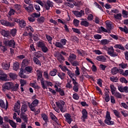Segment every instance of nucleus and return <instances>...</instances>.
<instances>
[{
  "mask_svg": "<svg viewBox=\"0 0 128 128\" xmlns=\"http://www.w3.org/2000/svg\"><path fill=\"white\" fill-rule=\"evenodd\" d=\"M46 38L49 44H52V37L48 35L47 34L46 35Z\"/></svg>",
  "mask_w": 128,
  "mask_h": 128,
  "instance_id": "47",
  "label": "nucleus"
},
{
  "mask_svg": "<svg viewBox=\"0 0 128 128\" xmlns=\"http://www.w3.org/2000/svg\"><path fill=\"white\" fill-rule=\"evenodd\" d=\"M78 88H80V84L74 85L73 86V90L76 92H78Z\"/></svg>",
  "mask_w": 128,
  "mask_h": 128,
  "instance_id": "50",
  "label": "nucleus"
},
{
  "mask_svg": "<svg viewBox=\"0 0 128 128\" xmlns=\"http://www.w3.org/2000/svg\"><path fill=\"white\" fill-rule=\"evenodd\" d=\"M0 108H4V110H8V100H6V103H4V100L0 99Z\"/></svg>",
  "mask_w": 128,
  "mask_h": 128,
  "instance_id": "12",
  "label": "nucleus"
},
{
  "mask_svg": "<svg viewBox=\"0 0 128 128\" xmlns=\"http://www.w3.org/2000/svg\"><path fill=\"white\" fill-rule=\"evenodd\" d=\"M9 76L10 78H12L13 80H14L18 78V76H16V74L11 72L9 74Z\"/></svg>",
  "mask_w": 128,
  "mask_h": 128,
  "instance_id": "35",
  "label": "nucleus"
},
{
  "mask_svg": "<svg viewBox=\"0 0 128 128\" xmlns=\"http://www.w3.org/2000/svg\"><path fill=\"white\" fill-rule=\"evenodd\" d=\"M56 72H58V70L54 68L53 70L50 72V74L51 76H56Z\"/></svg>",
  "mask_w": 128,
  "mask_h": 128,
  "instance_id": "40",
  "label": "nucleus"
},
{
  "mask_svg": "<svg viewBox=\"0 0 128 128\" xmlns=\"http://www.w3.org/2000/svg\"><path fill=\"white\" fill-rule=\"evenodd\" d=\"M20 85L18 84H16L14 86V84L12 83L10 90L11 92H18V86Z\"/></svg>",
  "mask_w": 128,
  "mask_h": 128,
  "instance_id": "17",
  "label": "nucleus"
},
{
  "mask_svg": "<svg viewBox=\"0 0 128 128\" xmlns=\"http://www.w3.org/2000/svg\"><path fill=\"white\" fill-rule=\"evenodd\" d=\"M26 12H34V4H30L26 8Z\"/></svg>",
  "mask_w": 128,
  "mask_h": 128,
  "instance_id": "28",
  "label": "nucleus"
},
{
  "mask_svg": "<svg viewBox=\"0 0 128 128\" xmlns=\"http://www.w3.org/2000/svg\"><path fill=\"white\" fill-rule=\"evenodd\" d=\"M119 30H120L121 32H125L126 34H128V28L124 29V28L120 26L119 27Z\"/></svg>",
  "mask_w": 128,
  "mask_h": 128,
  "instance_id": "63",
  "label": "nucleus"
},
{
  "mask_svg": "<svg viewBox=\"0 0 128 128\" xmlns=\"http://www.w3.org/2000/svg\"><path fill=\"white\" fill-rule=\"evenodd\" d=\"M68 40L66 38L61 39L60 42H56L55 43L53 42L56 48H64V46L66 44Z\"/></svg>",
  "mask_w": 128,
  "mask_h": 128,
  "instance_id": "1",
  "label": "nucleus"
},
{
  "mask_svg": "<svg viewBox=\"0 0 128 128\" xmlns=\"http://www.w3.org/2000/svg\"><path fill=\"white\" fill-rule=\"evenodd\" d=\"M43 76L46 80H50V76H48V71L44 72Z\"/></svg>",
  "mask_w": 128,
  "mask_h": 128,
  "instance_id": "52",
  "label": "nucleus"
},
{
  "mask_svg": "<svg viewBox=\"0 0 128 128\" xmlns=\"http://www.w3.org/2000/svg\"><path fill=\"white\" fill-rule=\"evenodd\" d=\"M14 108L15 112H16L18 116L20 114V101L18 100L14 106Z\"/></svg>",
  "mask_w": 128,
  "mask_h": 128,
  "instance_id": "8",
  "label": "nucleus"
},
{
  "mask_svg": "<svg viewBox=\"0 0 128 128\" xmlns=\"http://www.w3.org/2000/svg\"><path fill=\"white\" fill-rule=\"evenodd\" d=\"M72 98L74 100H80V96H78V94L76 93L73 94Z\"/></svg>",
  "mask_w": 128,
  "mask_h": 128,
  "instance_id": "54",
  "label": "nucleus"
},
{
  "mask_svg": "<svg viewBox=\"0 0 128 128\" xmlns=\"http://www.w3.org/2000/svg\"><path fill=\"white\" fill-rule=\"evenodd\" d=\"M0 24H2V26H10V28H12L14 26V22H10L8 21H6V20H1Z\"/></svg>",
  "mask_w": 128,
  "mask_h": 128,
  "instance_id": "10",
  "label": "nucleus"
},
{
  "mask_svg": "<svg viewBox=\"0 0 128 128\" xmlns=\"http://www.w3.org/2000/svg\"><path fill=\"white\" fill-rule=\"evenodd\" d=\"M56 104L58 108L62 112H64L65 111L64 110V106L66 104V102L62 100H61L58 102H56Z\"/></svg>",
  "mask_w": 128,
  "mask_h": 128,
  "instance_id": "6",
  "label": "nucleus"
},
{
  "mask_svg": "<svg viewBox=\"0 0 128 128\" xmlns=\"http://www.w3.org/2000/svg\"><path fill=\"white\" fill-rule=\"evenodd\" d=\"M114 48H119V50H126V48L124 47L122 44H117L114 45Z\"/></svg>",
  "mask_w": 128,
  "mask_h": 128,
  "instance_id": "31",
  "label": "nucleus"
},
{
  "mask_svg": "<svg viewBox=\"0 0 128 128\" xmlns=\"http://www.w3.org/2000/svg\"><path fill=\"white\" fill-rule=\"evenodd\" d=\"M113 112L118 118H120V112H118L116 110H113Z\"/></svg>",
  "mask_w": 128,
  "mask_h": 128,
  "instance_id": "43",
  "label": "nucleus"
},
{
  "mask_svg": "<svg viewBox=\"0 0 128 128\" xmlns=\"http://www.w3.org/2000/svg\"><path fill=\"white\" fill-rule=\"evenodd\" d=\"M3 44H4V46H10V48H16V42L14 40H4L3 42Z\"/></svg>",
  "mask_w": 128,
  "mask_h": 128,
  "instance_id": "3",
  "label": "nucleus"
},
{
  "mask_svg": "<svg viewBox=\"0 0 128 128\" xmlns=\"http://www.w3.org/2000/svg\"><path fill=\"white\" fill-rule=\"evenodd\" d=\"M37 46L40 48H41L42 52H44V54H46V52H48V48L46 47V44L44 41L38 42L37 44Z\"/></svg>",
  "mask_w": 128,
  "mask_h": 128,
  "instance_id": "2",
  "label": "nucleus"
},
{
  "mask_svg": "<svg viewBox=\"0 0 128 128\" xmlns=\"http://www.w3.org/2000/svg\"><path fill=\"white\" fill-rule=\"evenodd\" d=\"M104 95H105V98H104L105 101L106 102H108L110 100V94H108V92H104Z\"/></svg>",
  "mask_w": 128,
  "mask_h": 128,
  "instance_id": "34",
  "label": "nucleus"
},
{
  "mask_svg": "<svg viewBox=\"0 0 128 128\" xmlns=\"http://www.w3.org/2000/svg\"><path fill=\"white\" fill-rule=\"evenodd\" d=\"M38 104V99H35L32 103L30 104L33 106H36Z\"/></svg>",
  "mask_w": 128,
  "mask_h": 128,
  "instance_id": "49",
  "label": "nucleus"
},
{
  "mask_svg": "<svg viewBox=\"0 0 128 128\" xmlns=\"http://www.w3.org/2000/svg\"><path fill=\"white\" fill-rule=\"evenodd\" d=\"M13 22H14H14L18 24L19 26H20V28H26V21H24V20H20L19 19H18L17 18H14Z\"/></svg>",
  "mask_w": 128,
  "mask_h": 128,
  "instance_id": "4",
  "label": "nucleus"
},
{
  "mask_svg": "<svg viewBox=\"0 0 128 128\" xmlns=\"http://www.w3.org/2000/svg\"><path fill=\"white\" fill-rule=\"evenodd\" d=\"M71 64H72V66H80V62L78 60H73L70 62Z\"/></svg>",
  "mask_w": 128,
  "mask_h": 128,
  "instance_id": "37",
  "label": "nucleus"
},
{
  "mask_svg": "<svg viewBox=\"0 0 128 128\" xmlns=\"http://www.w3.org/2000/svg\"><path fill=\"white\" fill-rule=\"evenodd\" d=\"M30 64V62L28 59H24L22 62V65L23 66H28Z\"/></svg>",
  "mask_w": 128,
  "mask_h": 128,
  "instance_id": "36",
  "label": "nucleus"
},
{
  "mask_svg": "<svg viewBox=\"0 0 128 128\" xmlns=\"http://www.w3.org/2000/svg\"><path fill=\"white\" fill-rule=\"evenodd\" d=\"M58 92L61 96H64L65 94L64 91L61 88H59Z\"/></svg>",
  "mask_w": 128,
  "mask_h": 128,
  "instance_id": "59",
  "label": "nucleus"
},
{
  "mask_svg": "<svg viewBox=\"0 0 128 128\" xmlns=\"http://www.w3.org/2000/svg\"><path fill=\"white\" fill-rule=\"evenodd\" d=\"M12 84V82H6L2 86V92H6V90H10Z\"/></svg>",
  "mask_w": 128,
  "mask_h": 128,
  "instance_id": "5",
  "label": "nucleus"
},
{
  "mask_svg": "<svg viewBox=\"0 0 128 128\" xmlns=\"http://www.w3.org/2000/svg\"><path fill=\"white\" fill-rule=\"evenodd\" d=\"M10 63H4V62H2V66L4 70H8V68H10Z\"/></svg>",
  "mask_w": 128,
  "mask_h": 128,
  "instance_id": "32",
  "label": "nucleus"
},
{
  "mask_svg": "<svg viewBox=\"0 0 128 128\" xmlns=\"http://www.w3.org/2000/svg\"><path fill=\"white\" fill-rule=\"evenodd\" d=\"M18 68H20V63L16 62L13 64V70H14L18 71Z\"/></svg>",
  "mask_w": 128,
  "mask_h": 128,
  "instance_id": "27",
  "label": "nucleus"
},
{
  "mask_svg": "<svg viewBox=\"0 0 128 128\" xmlns=\"http://www.w3.org/2000/svg\"><path fill=\"white\" fill-rule=\"evenodd\" d=\"M14 8L16 10H20V8H22V6L18 4H16L14 5Z\"/></svg>",
  "mask_w": 128,
  "mask_h": 128,
  "instance_id": "56",
  "label": "nucleus"
},
{
  "mask_svg": "<svg viewBox=\"0 0 128 128\" xmlns=\"http://www.w3.org/2000/svg\"><path fill=\"white\" fill-rule=\"evenodd\" d=\"M76 60V55L74 54H70L69 56L68 60L70 62L74 60Z\"/></svg>",
  "mask_w": 128,
  "mask_h": 128,
  "instance_id": "23",
  "label": "nucleus"
},
{
  "mask_svg": "<svg viewBox=\"0 0 128 128\" xmlns=\"http://www.w3.org/2000/svg\"><path fill=\"white\" fill-rule=\"evenodd\" d=\"M114 96L117 98H122V94H120V93L119 92H116L114 94Z\"/></svg>",
  "mask_w": 128,
  "mask_h": 128,
  "instance_id": "64",
  "label": "nucleus"
},
{
  "mask_svg": "<svg viewBox=\"0 0 128 128\" xmlns=\"http://www.w3.org/2000/svg\"><path fill=\"white\" fill-rule=\"evenodd\" d=\"M14 12H16V11L14 10L12 8H10L9 12H8V14L10 16H14Z\"/></svg>",
  "mask_w": 128,
  "mask_h": 128,
  "instance_id": "62",
  "label": "nucleus"
},
{
  "mask_svg": "<svg viewBox=\"0 0 128 128\" xmlns=\"http://www.w3.org/2000/svg\"><path fill=\"white\" fill-rule=\"evenodd\" d=\"M26 30H28V32H29V36H32V32H34V28H32L30 26H26Z\"/></svg>",
  "mask_w": 128,
  "mask_h": 128,
  "instance_id": "21",
  "label": "nucleus"
},
{
  "mask_svg": "<svg viewBox=\"0 0 128 128\" xmlns=\"http://www.w3.org/2000/svg\"><path fill=\"white\" fill-rule=\"evenodd\" d=\"M81 26H85L86 28H88L90 26V22L87 21H82L80 22Z\"/></svg>",
  "mask_w": 128,
  "mask_h": 128,
  "instance_id": "38",
  "label": "nucleus"
},
{
  "mask_svg": "<svg viewBox=\"0 0 128 128\" xmlns=\"http://www.w3.org/2000/svg\"><path fill=\"white\" fill-rule=\"evenodd\" d=\"M41 116L43 119V120L45 122V124H48V122L50 121L48 120V116L46 114H41Z\"/></svg>",
  "mask_w": 128,
  "mask_h": 128,
  "instance_id": "18",
  "label": "nucleus"
},
{
  "mask_svg": "<svg viewBox=\"0 0 128 128\" xmlns=\"http://www.w3.org/2000/svg\"><path fill=\"white\" fill-rule=\"evenodd\" d=\"M50 117L51 118V120H54V122H56L57 124H58V118L54 114L51 112L50 114Z\"/></svg>",
  "mask_w": 128,
  "mask_h": 128,
  "instance_id": "26",
  "label": "nucleus"
},
{
  "mask_svg": "<svg viewBox=\"0 0 128 128\" xmlns=\"http://www.w3.org/2000/svg\"><path fill=\"white\" fill-rule=\"evenodd\" d=\"M46 19L44 16H41L38 19V22H40V24H44V20Z\"/></svg>",
  "mask_w": 128,
  "mask_h": 128,
  "instance_id": "53",
  "label": "nucleus"
},
{
  "mask_svg": "<svg viewBox=\"0 0 128 128\" xmlns=\"http://www.w3.org/2000/svg\"><path fill=\"white\" fill-rule=\"evenodd\" d=\"M20 110V114H26V112L28 110V106L26 104H24L23 105H22Z\"/></svg>",
  "mask_w": 128,
  "mask_h": 128,
  "instance_id": "20",
  "label": "nucleus"
},
{
  "mask_svg": "<svg viewBox=\"0 0 128 128\" xmlns=\"http://www.w3.org/2000/svg\"><path fill=\"white\" fill-rule=\"evenodd\" d=\"M0 32L2 35L6 38H8V36H10V31L8 30H2Z\"/></svg>",
  "mask_w": 128,
  "mask_h": 128,
  "instance_id": "25",
  "label": "nucleus"
},
{
  "mask_svg": "<svg viewBox=\"0 0 128 128\" xmlns=\"http://www.w3.org/2000/svg\"><path fill=\"white\" fill-rule=\"evenodd\" d=\"M96 60L99 62H104L106 60V58L104 56H100L96 57Z\"/></svg>",
  "mask_w": 128,
  "mask_h": 128,
  "instance_id": "24",
  "label": "nucleus"
},
{
  "mask_svg": "<svg viewBox=\"0 0 128 128\" xmlns=\"http://www.w3.org/2000/svg\"><path fill=\"white\" fill-rule=\"evenodd\" d=\"M73 24L75 26H78L80 24V20H78V19H74L73 20Z\"/></svg>",
  "mask_w": 128,
  "mask_h": 128,
  "instance_id": "61",
  "label": "nucleus"
},
{
  "mask_svg": "<svg viewBox=\"0 0 128 128\" xmlns=\"http://www.w3.org/2000/svg\"><path fill=\"white\" fill-rule=\"evenodd\" d=\"M10 34H12L13 36H16V29L13 28L10 32Z\"/></svg>",
  "mask_w": 128,
  "mask_h": 128,
  "instance_id": "51",
  "label": "nucleus"
},
{
  "mask_svg": "<svg viewBox=\"0 0 128 128\" xmlns=\"http://www.w3.org/2000/svg\"><path fill=\"white\" fill-rule=\"evenodd\" d=\"M24 70L26 72H27L32 74V66H28L25 68Z\"/></svg>",
  "mask_w": 128,
  "mask_h": 128,
  "instance_id": "41",
  "label": "nucleus"
},
{
  "mask_svg": "<svg viewBox=\"0 0 128 128\" xmlns=\"http://www.w3.org/2000/svg\"><path fill=\"white\" fill-rule=\"evenodd\" d=\"M120 82L122 84H128V80L126 79L124 77H122L120 78Z\"/></svg>",
  "mask_w": 128,
  "mask_h": 128,
  "instance_id": "58",
  "label": "nucleus"
},
{
  "mask_svg": "<svg viewBox=\"0 0 128 128\" xmlns=\"http://www.w3.org/2000/svg\"><path fill=\"white\" fill-rule=\"evenodd\" d=\"M110 88L111 92H112V94H114V93L116 92V88L114 87V85H110Z\"/></svg>",
  "mask_w": 128,
  "mask_h": 128,
  "instance_id": "57",
  "label": "nucleus"
},
{
  "mask_svg": "<svg viewBox=\"0 0 128 128\" xmlns=\"http://www.w3.org/2000/svg\"><path fill=\"white\" fill-rule=\"evenodd\" d=\"M64 118H66V120L68 124H72V116L70 114H66L64 115Z\"/></svg>",
  "mask_w": 128,
  "mask_h": 128,
  "instance_id": "15",
  "label": "nucleus"
},
{
  "mask_svg": "<svg viewBox=\"0 0 128 128\" xmlns=\"http://www.w3.org/2000/svg\"><path fill=\"white\" fill-rule=\"evenodd\" d=\"M0 80H2V82H8L10 80L8 78V74L4 73L2 75L0 76Z\"/></svg>",
  "mask_w": 128,
  "mask_h": 128,
  "instance_id": "16",
  "label": "nucleus"
},
{
  "mask_svg": "<svg viewBox=\"0 0 128 128\" xmlns=\"http://www.w3.org/2000/svg\"><path fill=\"white\" fill-rule=\"evenodd\" d=\"M111 120L112 119H105L104 122L106 124H108V126H114V122Z\"/></svg>",
  "mask_w": 128,
  "mask_h": 128,
  "instance_id": "19",
  "label": "nucleus"
},
{
  "mask_svg": "<svg viewBox=\"0 0 128 128\" xmlns=\"http://www.w3.org/2000/svg\"><path fill=\"white\" fill-rule=\"evenodd\" d=\"M55 56L56 58L58 60L60 64H62V62L66 60L64 57V56H62V55L60 54H56ZM62 60L64 62H62Z\"/></svg>",
  "mask_w": 128,
  "mask_h": 128,
  "instance_id": "13",
  "label": "nucleus"
},
{
  "mask_svg": "<svg viewBox=\"0 0 128 128\" xmlns=\"http://www.w3.org/2000/svg\"><path fill=\"white\" fill-rule=\"evenodd\" d=\"M108 54L109 56H112V58H114L116 56H118V54L114 52V51H110L108 50Z\"/></svg>",
  "mask_w": 128,
  "mask_h": 128,
  "instance_id": "30",
  "label": "nucleus"
},
{
  "mask_svg": "<svg viewBox=\"0 0 128 128\" xmlns=\"http://www.w3.org/2000/svg\"><path fill=\"white\" fill-rule=\"evenodd\" d=\"M40 80L43 90H46V88H48V86H46V85L44 84V78H42Z\"/></svg>",
  "mask_w": 128,
  "mask_h": 128,
  "instance_id": "44",
  "label": "nucleus"
},
{
  "mask_svg": "<svg viewBox=\"0 0 128 128\" xmlns=\"http://www.w3.org/2000/svg\"><path fill=\"white\" fill-rule=\"evenodd\" d=\"M20 118L22 120L24 123L28 124V115L26 113H20Z\"/></svg>",
  "mask_w": 128,
  "mask_h": 128,
  "instance_id": "14",
  "label": "nucleus"
},
{
  "mask_svg": "<svg viewBox=\"0 0 128 128\" xmlns=\"http://www.w3.org/2000/svg\"><path fill=\"white\" fill-rule=\"evenodd\" d=\"M119 66L121 68L124 70V68H127L128 64H125L124 62H122L121 64H119Z\"/></svg>",
  "mask_w": 128,
  "mask_h": 128,
  "instance_id": "39",
  "label": "nucleus"
},
{
  "mask_svg": "<svg viewBox=\"0 0 128 128\" xmlns=\"http://www.w3.org/2000/svg\"><path fill=\"white\" fill-rule=\"evenodd\" d=\"M114 18H115V20H122V14L119 13L116 14H114Z\"/></svg>",
  "mask_w": 128,
  "mask_h": 128,
  "instance_id": "33",
  "label": "nucleus"
},
{
  "mask_svg": "<svg viewBox=\"0 0 128 128\" xmlns=\"http://www.w3.org/2000/svg\"><path fill=\"white\" fill-rule=\"evenodd\" d=\"M81 112L82 114L81 116V120L82 122H86V120H88V111L86 108H83Z\"/></svg>",
  "mask_w": 128,
  "mask_h": 128,
  "instance_id": "7",
  "label": "nucleus"
},
{
  "mask_svg": "<svg viewBox=\"0 0 128 128\" xmlns=\"http://www.w3.org/2000/svg\"><path fill=\"white\" fill-rule=\"evenodd\" d=\"M72 30H73L74 32H76V34H80V30L78 28H72Z\"/></svg>",
  "mask_w": 128,
  "mask_h": 128,
  "instance_id": "60",
  "label": "nucleus"
},
{
  "mask_svg": "<svg viewBox=\"0 0 128 128\" xmlns=\"http://www.w3.org/2000/svg\"><path fill=\"white\" fill-rule=\"evenodd\" d=\"M72 14L77 18H82V16H84V11L81 10L80 12L78 10H72Z\"/></svg>",
  "mask_w": 128,
  "mask_h": 128,
  "instance_id": "11",
  "label": "nucleus"
},
{
  "mask_svg": "<svg viewBox=\"0 0 128 128\" xmlns=\"http://www.w3.org/2000/svg\"><path fill=\"white\" fill-rule=\"evenodd\" d=\"M106 26L108 30H110L112 28V25L108 21L106 22Z\"/></svg>",
  "mask_w": 128,
  "mask_h": 128,
  "instance_id": "48",
  "label": "nucleus"
},
{
  "mask_svg": "<svg viewBox=\"0 0 128 128\" xmlns=\"http://www.w3.org/2000/svg\"><path fill=\"white\" fill-rule=\"evenodd\" d=\"M118 72H120V70L118 68V67H114L111 69V74L113 76L118 74Z\"/></svg>",
  "mask_w": 128,
  "mask_h": 128,
  "instance_id": "22",
  "label": "nucleus"
},
{
  "mask_svg": "<svg viewBox=\"0 0 128 128\" xmlns=\"http://www.w3.org/2000/svg\"><path fill=\"white\" fill-rule=\"evenodd\" d=\"M110 42V41L106 39L102 40L100 41L101 44L104 46L108 44Z\"/></svg>",
  "mask_w": 128,
  "mask_h": 128,
  "instance_id": "46",
  "label": "nucleus"
},
{
  "mask_svg": "<svg viewBox=\"0 0 128 128\" xmlns=\"http://www.w3.org/2000/svg\"><path fill=\"white\" fill-rule=\"evenodd\" d=\"M9 124L12 128H16V123L14 122V120H11L9 121Z\"/></svg>",
  "mask_w": 128,
  "mask_h": 128,
  "instance_id": "42",
  "label": "nucleus"
},
{
  "mask_svg": "<svg viewBox=\"0 0 128 128\" xmlns=\"http://www.w3.org/2000/svg\"><path fill=\"white\" fill-rule=\"evenodd\" d=\"M6 46H2V44L0 46V48L1 50H2L3 52H6V50H8V48H6Z\"/></svg>",
  "mask_w": 128,
  "mask_h": 128,
  "instance_id": "55",
  "label": "nucleus"
},
{
  "mask_svg": "<svg viewBox=\"0 0 128 128\" xmlns=\"http://www.w3.org/2000/svg\"><path fill=\"white\" fill-rule=\"evenodd\" d=\"M33 60L36 64L39 66H42V63L40 62V60L36 58V57H34Z\"/></svg>",
  "mask_w": 128,
  "mask_h": 128,
  "instance_id": "29",
  "label": "nucleus"
},
{
  "mask_svg": "<svg viewBox=\"0 0 128 128\" xmlns=\"http://www.w3.org/2000/svg\"><path fill=\"white\" fill-rule=\"evenodd\" d=\"M44 6L46 10H50V8H52V6H54V2L50 0H48L44 4Z\"/></svg>",
  "mask_w": 128,
  "mask_h": 128,
  "instance_id": "9",
  "label": "nucleus"
},
{
  "mask_svg": "<svg viewBox=\"0 0 128 128\" xmlns=\"http://www.w3.org/2000/svg\"><path fill=\"white\" fill-rule=\"evenodd\" d=\"M110 80L111 82H118V78L116 76H112V77H110Z\"/></svg>",
  "mask_w": 128,
  "mask_h": 128,
  "instance_id": "45",
  "label": "nucleus"
}]
</instances>
